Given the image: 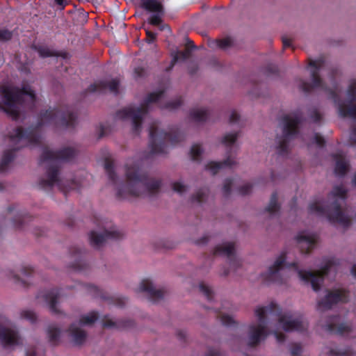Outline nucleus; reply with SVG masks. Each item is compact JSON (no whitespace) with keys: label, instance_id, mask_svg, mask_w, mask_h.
Masks as SVG:
<instances>
[{"label":"nucleus","instance_id":"nucleus-1","mask_svg":"<svg viewBox=\"0 0 356 356\" xmlns=\"http://www.w3.org/2000/svg\"><path fill=\"white\" fill-rule=\"evenodd\" d=\"M77 115L68 107L62 109L49 108L40 112L36 127H30L24 129L18 127L10 135V141L16 147L6 150L0 162V172H4L8 165L15 158V152L21 147L28 145H38L40 143V136L38 129L43 125L54 124L65 128L74 127L76 123Z\"/></svg>","mask_w":356,"mask_h":356},{"label":"nucleus","instance_id":"nucleus-2","mask_svg":"<svg viewBox=\"0 0 356 356\" xmlns=\"http://www.w3.org/2000/svg\"><path fill=\"white\" fill-rule=\"evenodd\" d=\"M255 314L258 318L259 324H252L249 326L248 346L255 347L264 340L268 335L267 330V317L273 318L278 321L282 329L286 332H304L307 330L308 323L302 316L293 318L289 314H282L280 307L271 302L268 306L259 307L255 309Z\"/></svg>","mask_w":356,"mask_h":356},{"label":"nucleus","instance_id":"nucleus-3","mask_svg":"<svg viewBox=\"0 0 356 356\" xmlns=\"http://www.w3.org/2000/svg\"><path fill=\"white\" fill-rule=\"evenodd\" d=\"M125 175L127 182L120 184L117 188L116 197L119 200L145 195H154L161 188V181L149 178L142 170L138 162L126 164Z\"/></svg>","mask_w":356,"mask_h":356},{"label":"nucleus","instance_id":"nucleus-4","mask_svg":"<svg viewBox=\"0 0 356 356\" xmlns=\"http://www.w3.org/2000/svg\"><path fill=\"white\" fill-rule=\"evenodd\" d=\"M286 252H282L276 259L274 264L269 268L268 272L262 275L263 279L266 282L282 284L285 282L286 280L282 275V270L284 267L293 268L298 272V276L302 281L305 282L306 284H311L313 290L318 291L321 289L324 277L335 265V262L333 259H329L320 270L313 272L311 270L298 269L296 262L286 264Z\"/></svg>","mask_w":356,"mask_h":356},{"label":"nucleus","instance_id":"nucleus-5","mask_svg":"<svg viewBox=\"0 0 356 356\" xmlns=\"http://www.w3.org/2000/svg\"><path fill=\"white\" fill-rule=\"evenodd\" d=\"M76 156V151L72 147H65L54 151L46 147L43 149L40 159V164L48 162L46 170V178H40L38 187L42 190H49L56 185L65 194L72 188H64L62 180L58 177L60 166L59 161H69Z\"/></svg>","mask_w":356,"mask_h":356},{"label":"nucleus","instance_id":"nucleus-6","mask_svg":"<svg viewBox=\"0 0 356 356\" xmlns=\"http://www.w3.org/2000/svg\"><path fill=\"white\" fill-rule=\"evenodd\" d=\"M0 95L4 106L0 102V110L6 113L17 120L20 117L21 108L33 110L36 96L29 86H24L22 88L16 86L2 85L0 86Z\"/></svg>","mask_w":356,"mask_h":356},{"label":"nucleus","instance_id":"nucleus-7","mask_svg":"<svg viewBox=\"0 0 356 356\" xmlns=\"http://www.w3.org/2000/svg\"><path fill=\"white\" fill-rule=\"evenodd\" d=\"M309 66L311 70L312 83L302 80L300 88L305 92H310L314 89H321L328 93L329 98L337 105L339 115L343 117H350L356 120V104H350L347 106L341 101L337 91L334 89L328 88L320 76V71L324 67L325 60L319 58L315 60H310Z\"/></svg>","mask_w":356,"mask_h":356},{"label":"nucleus","instance_id":"nucleus-8","mask_svg":"<svg viewBox=\"0 0 356 356\" xmlns=\"http://www.w3.org/2000/svg\"><path fill=\"white\" fill-rule=\"evenodd\" d=\"M330 195L334 200L332 203L323 205L319 202H313L309 206L310 213H316L318 216H325L331 222H337L344 227L350 225V220L341 209V203L338 198L345 201L347 197V191L342 186H337L333 188Z\"/></svg>","mask_w":356,"mask_h":356},{"label":"nucleus","instance_id":"nucleus-9","mask_svg":"<svg viewBox=\"0 0 356 356\" xmlns=\"http://www.w3.org/2000/svg\"><path fill=\"white\" fill-rule=\"evenodd\" d=\"M163 94V90L151 92L147 96L140 106L136 108L132 106H128L119 110L115 113V118L121 120L131 119L133 132L136 135H139L141 131L143 118L148 113L150 104L158 102Z\"/></svg>","mask_w":356,"mask_h":356},{"label":"nucleus","instance_id":"nucleus-10","mask_svg":"<svg viewBox=\"0 0 356 356\" xmlns=\"http://www.w3.org/2000/svg\"><path fill=\"white\" fill-rule=\"evenodd\" d=\"M149 148L152 154L166 153L168 143L175 145L184 139L183 134L178 131L172 133L159 131L158 124L155 122L149 127Z\"/></svg>","mask_w":356,"mask_h":356},{"label":"nucleus","instance_id":"nucleus-11","mask_svg":"<svg viewBox=\"0 0 356 356\" xmlns=\"http://www.w3.org/2000/svg\"><path fill=\"white\" fill-rule=\"evenodd\" d=\"M302 120V114L300 111L286 114L281 118L282 136L277 147L281 155L288 153L289 141L299 133V126Z\"/></svg>","mask_w":356,"mask_h":356},{"label":"nucleus","instance_id":"nucleus-12","mask_svg":"<svg viewBox=\"0 0 356 356\" xmlns=\"http://www.w3.org/2000/svg\"><path fill=\"white\" fill-rule=\"evenodd\" d=\"M96 223L102 229L101 232L91 231L89 234L90 245L96 249L100 248L108 240H118L123 236L121 231L116 229L113 225H110L106 220L96 219Z\"/></svg>","mask_w":356,"mask_h":356},{"label":"nucleus","instance_id":"nucleus-13","mask_svg":"<svg viewBox=\"0 0 356 356\" xmlns=\"http://www.w3.org/2000/svg\"><path fill=\"white\" fill-rule=\"evenodd\" d=\"M347 301L348 297L345 291L336 289L329 291L325 297L318 302L317 308L318 309H329L338 302H346Z\"/></svg>","mask_w":356,"mask_h":356},{"label":"nucleus","instance_id":"nucleus-14","mask_svg":"<svg viewBox=\"0 0 356 356\" xmlns=\"http://www.w3.org/2000/svg\"><path fill=\"white\" fill-rule=\"evenodd\" d=\"M0 341L3 347L17 346L22 343L18 331L12 327L3 326L0 323Z\"/></svg>","mask_w":356,"mask_h":356},{"label":"nucleus","instance_id":"nucleus-15","mask_svg":"<svg viewBox=\"0 0 356 356\" xmlns=\"http://www.w3.org/2000/svg\"><path fill=\"white\" fill-rule=\"evenodd\" d=\"M213 255H225L229 260L230 267L236 268L240 266L239 261L235 255V246L232 242L217 245L213 250Z\"/></svg>","mask_w":356,"mask_h":356},{"label":"nucleus","instance_id":"nucleus-16","mask_svg":"<svg viewBox=\"0 0 356 356\" xmlns=\"http://www.w3.org/2000/svg\"><path fill=\"white\" fill-rule=\"evenodd\" d=\"M119 86L120 82L117 79L109 81H102L90 84L87 89V92L103 93L106 90H109L111 92L117 95L119 92Z\"/></svg>","mask_w":356,"mask_h":356},{"label":"nucleus","instance_id":"nucleus-17","mask_svg":"<svg viewBox=\"0 0 356 356\" xmlns=\"http://www.w3.org/2000/svg\"><path fill=\"white\" fill-rule=\"evenodd\" d=\"M60 297L59 289H52L51 290L41 291L37 296V298H42L46 302L51 312L54 314H59L60 311L57 307L58 300Z\"/></svg>","mask_w":356,"mask_h":356},{"label":"nucleus","instance_id":"nucleus-18","mask_svg":"<svg viewBox=\"0 0 356 356\" xmlns=\"http://www.w3.org/2000/svg\"><path fill=\"white\" fill-rule=\"evenodd\" d=\"M296 243L302 254H308L314 248L317 238L315 234H299L296 238Z\"/></svg>","mask_w":356,"mask_h":356},{"label":"nucleus","instance_id":"nucleus-19","mask_svg":"<svg viewBox=\"0 0 356 356\" xmlns=\"http://www.w3.org/2000/svg\"><path fill=\"white\" fill-rule=\"evenodd\" d=\"M70 254L74 261L71 264L76 271H81L86 268V263L84 260L86 251L80 246H73L70 249Z\"/></svg>","mask_w":356,"mask_h":356},{"label":"nucleus","instance_id":"nucleus-20","mask_svg":"<svg viewBox=\"0 0 356 356\" xmlns=\"http://www.w3.org/2000/svg\"><path fill=\"white\" fill-rule=\"evenodd\" d=\"M139 291L147 293L149 299L153 302L159 301L164 296V291L162 289H156L149 279L142 280Z\"/></svg>","mask_w":356,"mask_h":356},{"label":"nucleus","instance_id":"nucleus-21","mask_svg":"<svg viewBox=\"0 0 356 356\" xmlns=\"http://www.w3.org/2000/svg\"><path fill=\"white\" fill-rule=\"evenodd\" d=\"M70 337L75 346L82 345L86 340L87 333L78 326L76 323H73L68 328Z\"/></svg>","mask_w":356,"mask_h":356},{"label":"nucleus","instance_id":"nucleus-22","mask_svg":"<svg viewBox=\"0 0 356 356\" xmlns=\"http://www.w3.org/2000/svg\"><path fill=\"white\" fill-rule=\"evenodd\" d=\"M196 48V46L194 44L193 41L187 38V42L186 44V49L184 51H177L174 55L172 60L171 61V67H172L179 60H185L191 57V50Z\"/></svg>","mask_w":356,"mask_h":356},{"label":"nucleus","instance_id":"nucleus-23","mask_svg":"<svg viewBox=\"0 0 356 356\" xmlns=\"http://www.w3.org/2000/svg\"><path fill=\"white\" fill-rule=\"evenodd\" d=\"M236 164V161L231 157L228 156L223 161L216 162L211 161L206 165V169L210 170L213 175H216L222 168H231Z\"/></svg>","mask_w":356,"mask_h":356},{"label":"nucleus","instance_id":"nucleus-24","mask_svg":"<svg viewBox=\"0 0 356 356\" xmlns=\"http://www.w3.org/2000/svg\"><path fill=\"white\" fill-rule=\"evenodd\" d=\"M336 161L334 173L337 176H344L348 170V164L345 159V156L341 153H337L332 155Z\"/></svg>","mask_w":356,"mask_h":356},{"label":"nucleus","instance_id":"nucleus-25","mask_svg":"<svg viewBox=\"0 0 356 356\" xmlns=\"http://www.w3.org/2000/svg\"><path fill=\"white\" fill-rule=\"evenodd\" d=\"M325 330L330 333L337 334L341 336H348L352 331V327L346 323L334 324L328 323L325 325Z\"/></svg>","mask_w":356,"mask_h":356},{"label":"nucleus","instance_id":"nucleus-26","mask_svg":"<svg viewBox=\"0 0 356 356\" xmlns=\"http://www.w3.org/2000/svg\"><path fill=\"white\" fill-rule=\"evenodd\" d=\"M141 6L143 9L152 13L163 12L164 7L163 0H140Z\"/></svg>","mask_w":356,"mask_h":356},{"label":"nucleus","instance_id":"nucleus-27","mask_svg":"<svg viewBox=\"0 0 356 356\" xmlns=\"http://www.w3.org/2000/svg\"><path fill=\"white\" fill-rule=\"evenodd\" d=\"M118 325L123 327H129L134 325V322L131 320H122L116 322L106 317L102 320V326L104 328H115L119 327Z\"/></svg>","mask_w":356,"mask_h":356},{"label":"nucleus","instance_id":"nucleus-28","mask_svg":"<svg viewBox=\"0 0 356 356\" xmlns=\"http://www.w3.org/2000/svg\"><path fill=\"white\" fill-rule=\"evenodd\" d=\"M190 118L195 122H205L210 115V112L204 108H193L189 113Z\"/></svg>","mask_w":356,"mask_h":356},{"label":"nucleus","instance_id":"nucleus-29","mask_svg":"<svg viewBox=\"0 0 356 356\" xmlns=\"http://www.w3.org/2000/svg\"><path fill=\"white\" fill-rule=\"evenodd\" d=\"M104 169L106 172L108 177V179L111 180L113 185H116L118 182V176L114 171V165L113 162L109 159H106L104 161Z\"/></svg>","mask_w":356,"mask_h":356},{"label":"nucleus","instance_id":"nucleus-30","mask_svg":"<svg viewBox=\"0 0 356 356\" xmlns=\"http://www.w3.org/2000/svg\"><path fill=\"white\" fill-rule=\"evenodd\" d=\"M31 218L26 212H18L13 219V225L16 229H22L26 219H30Z\"/></svg>","mask_w":356,"mask_h":356},{"label":"nucleus","instance_id":"nucleus-31","mask_svg":"<svg viewBox=\"0 0 356 356\" xmlns=\"http://www.w3.org/2000/svg\"><path fill=\"white\" fill-rule=\"evenodd\" d=\"M98 318V313L91 312L86 315H83L80 319L79 324L81 325H90L93 324Z\"/></svg>","mask_w":356,"mask_h":356},{"label":"nucleus","instance_id":"nucleus-32","mask_svg":"<svg viewBox=\"0 0 356 356\" xmlns=\"http://www.w3.org/2000/svg\"><path fill=\"white\" fill-rule=\"evenodd\" d=\"M280 205L277 202V192H273L271 195L270 202L268 207L266 208V211L273 214L276 213L280 210Z\"/></svg>","mask_w":356,"mask_h":356},{"label":"nucleus","instance_id":"nucleus-33","mask_svg":"<svg viewBox=\"0 0 356 356\" xmlns=\"http://www.w3.org/2000/svg\"><path fill=\"white\" fill-rule=\"evenodd\" d=\"M209 189L207 188H202L200 189L195 194L191 197V201L193 202L202 203L204 202L208 195Z\"/></svg>","mask_w":356,"mask_h":356},{"label":"nucleus","instance_id":"nucleus-34","mask_svg":"<svg viewBox=\"0 0 356 356\" xmlns=\"http://www.w3.org/2000/svg\"><path fill=\"white\" fill-rule=\"evenodd\" d=\"M232 44V40L230 38H225L220 40H216L215 41H211L209 42V46L213 47V46H217L221 49H226L229 47H231Z\"/></svg>","mask_w":356,"mask_h":356},{"label":"nucleus","instance_id":"nucleus-35","mask_svg":"<svg viewBox=\"0 0 356 356\" xmlns=\"http://www.w3.org/2000/svg\"><path fill=\"white\" fill-rule=\"evenodd\" d=\"M47 334L49 341L54 345H56L59 340L60 330L57 327L50 326L48 328Z\"/></svg>","mask_w":356,"mask_h":356},{"label":"nucleus","instance_id":"nucleus-36","mask_svg":"<svg viewBox=\"0 0 356 356\" xmlns=\"http://www.w3.org/2000/svg\"><path fill=\"white\" fill-rule=\"evenodd\" d=\"M347 95L350 104H353L356 102V79L350 81L347 90Z\"/></svg>","mask_w":356,"mask_h":356},{"label":"nucleus","instance_id":"nucleus-37","mask_svg":"<svg viewBox=\"0 0 356 356\" xmlns=\"http://www.w3.org/2000/svg\"><path fill=\"white\" fill-rule=\"evenodd\" d=\"M39 55L42 58H47V57H51V56H60V54L52 51L48 47H39L36 48Z\"/></svg>","mask_w":356,"mask_h":356},{"label":"nucleus","instance_id":"nucleus-38","mask_svg":"<svg viewBox=\"0 0 356 356\" xmlns=\"http://www.w3.org/2000/svg\"><path fill=\"white\" fill-rule=\"evenodd\" d=\"M237 138L238 133H228L223 136L222 139V143L227 147H230L233 144L235 143Z\"/></svg>","mask_w":356,"mask_h":356},{"label":"nucleus","instance_id":"nucleus-39","mask_svg":"<svg viewBox=\"0 0 356 356\" xmlns=\"http://www.w3.org/2000/svg\"><path fill=\"white\" fill-rule=\"evenodd\" d=\"M203 152V150L201 146L198 144L193 145L191 147L190 154L191 159L193 161H199L201 159V155Z\"/></svg>","mask_w":356,"mask_h":356},{"label":"nucleus","instance_id":"nucleus-40","mask_svg":"<svg viewBox=\"0 0 356 356\" xmlns=\"http://www.w3.org/2000/svg\"><path fill=\"white\" fill-rule=\"evenodd\" d=\"M165 15V10L163 9V12L160 13H154L149 19V22L150 24L153 26H159L162 23V17Z\"/></svg>","mask_w":356,"mask_h":356},{"label":"nucleus","instance_id":"nucleus-41","mask_svg":"<svg viewBox=\"0 0 356 356\" xmlns=\"http://www.w3.org/2000/svg\"><path fill=\"white\" fill-rule=\"evenodd\" d=\"M85 288L86 291L92 296L105 298L104 296H103L102 295V291L97 286L90 284H87L85 285Z\"/></svg>","mask_w":356,"mask_h":356},{"label":"nucleus","instance_id":"nucleus-42","mask_svg":"<svg viewBox=\"0 0 356 356\" xmlns=\"http://www.w3.org/2000/svg\"><path fill=\"white\" fill-rule=\"evenodd\" d=\"M329 356H353V352L350 348L344 350L331 349L329 351Z\"/></svg>","mask_w":356,"mask_h":356},{"label":"nucleus","instance_id":"nucleus-43","mask_svg":"<svg viewBox=\"0 0 356 356\" xmlns=\"http://www.w3.org/2000/svg\"><path fill=\"white\" fill-rule=\"evenodd\" d=\"M21 317L22 318L29 321L31 323H33L37 320L36 314L31 310H24L21 312Z\"/></svg>","mask_w":356,"mask_h":356},{"label":"nucleus","instance_id":"nucleus-44","mask_svg":"<svg viewBox=\"0 0 356 356\" xmlns=\"http://www.w3.org/2000/svg\"><path fill=\"white\" fill-rule=\"evenodd\" d=\"M220 321L222 324L227 327H232L236 324V322L229 315L222 314L220 315Z\"/></svg>","mask_w":356,"mask_h":356},{"label":"nucleus","instance_id":"nucleus-45","mask_svg":"<svg viewBox=\"0 0 356 356\" xmlns=\"http://www.w3.org/2000/svg\"><path fill=\"white\" fill-rule=\"evenodd\" d=\"M200 291L206 296L208 300L213 299V291L212 290L204 283H200L199 285Z\"/></svg>","mask_w":356,"mask_h":356},{"label":"nucleus","instance_id":"nucleus-46","mask_svg":"<svg viewBox=\"0 0 356 356\" xmlns=\"http://www.w3.org/2000/svg\"><path fill=\"white\" fill-rule=\"evenodd\" d=\"M278 67L276 65L270 63L264 68V72L267 76L276 75L278 74Z\"/></svg>","mask_w":356,"mask_h":356},{"label":"nucleus","instance_id":"nucleus-47","mask_svg":"<svg viewBox=\"0 0 356 356\" xmlns=\"http://www.w3.org/2000/svg\"><path fill=\"white\" fill-rule=\"evenodd\" d=\"M232 184H233V181H232V179H226L225 180L223 188H222L223 195L225 197H228L230 195Z\"/></svg>","mask_w":356,"mask_h":356},{"label":"nucleus","instance_id":"nucleus-48","mask_svg":"<svg viewBox=\"0 0 356 356\" xmlns=\"http://www.w3.org/2000/svg\"><path fill=\"white\" fill-rule=\"evenodd\" d=\"M183 103V99L181 97L175 99V100L168 102L165 105L166 108L176 109L179 108Z\"/></svg>","mask_w":356,"mask_h":356},{"label":"nucleus","instance_id":"nucleus-49","mask_svg":"<svg viewBox=\"0 0 356 356\" xmlns=\"http://www.w3.org/2000/svg\"><path fill=\"white\" fill-rule=\"evenodd\" d=\"M13 37V32L6 29H0V41L10 40Z\"/></svg>","mask_w":356,"mask_h":356},{"label":"nucleus","instance_id":"nucleus-50","mask_svg":"<svg viewBox=\"0 0 356 356\" xmlns=\"http://www.w3.org/2000/svg\"><path fill=\"white\" fill-rule=\"evenodd\" d=\"M187 186L180 181H175L172 184V189L174 191L183 194L186 191Z\"/></svg>","mask_w":356,"mask_h":356},{"label":"nucleus","instance_id":"nucleus-51","mask_svg":"<svg viewBox=\"0 0 356 356\" xmlns=\"http://www.w3.org/2000/svg\"><path fill=\"white\" fill-rule=\"evenodd\" d=\"M252 188V184L250 183H245L238 188V193L242 195H248Z\"/></svg>","mask_w":356,"mask_h":356},{"label":"nucleus","instance_id":"nucleus-52","mask_svg":"<svg viewBox=\"0 0 356 356\" xmlns=\"http://www.w3.org/2000/svg\"><path fill=\"white\" fill-rule=\"evenodd\" d=\"M302 353V346L300 343H294L291 348V354L292 356H300Z\"/></svg>","mask_w":356,"mask_h":356},{"label":"nucleus","instance_id":"nucleus-53","mask_svg":"<svg viewBox=\"0 0 356 356\" xmlns=\"http://www.w3.org/2000/svg\"><path fill=\"white\" fill-rule=\"evenodd\" d=\"M314 143L319 147H322L325 144V140L323 136H321L319 134L316 133L314 137Z\"/></svg>","mask_w":356,"mask_h":356},{"label":"nucleus","instance_id":"nucleus-54","mask_svg":"<svg viewBox=\"0 0 356 356\" xmlns=\"http://www.w3.org/2000/svg\"><path fill=\"white\" fill-rule=\"evenodd\" d=\"M205 356H225V354L216 348H210Z\"/></svg>","mask_w":356,"mask_h":356},{"label":"nucleus","instance_id":"nucleus-55","mask_svg":"<svg viewBox=\"0 0 356 356\" xmlns=\"http://www.w3.org/2000/svg\"><path fill=\"white\" fill-rule=\"evenodd\" d=\"M22 274L26 277L31 276L33 273V269L27 266H23L22 267Z\"/></svg>","mask_w":356,"mask_h":356},{"label":"nucleus","instance_id":"nucleus-56","mask_svg":"<svg viewBox=\"0 0 356 356\" xmlns=\"http://www.w3.org/2000/svg\"><path fill=\"white\" fill-rule=\"evenodd\" d=\"M134 74L136 77H143L146 74V70L142 67H136L134 70Z\"/></svg>","mask_w":356,"mask_h":356},{"label":"nucleus","instance_id":"nucleus-57","mask_svg":"<svg viewBox=\"0 0 356 356\" xmlns=\"http://www.w3.org/2000/svg\"><path fill=\"white\" fill-rule=\"evenodd\" d=\"M311 118L314 122H319L321 120V115L317 110H314L311 113Z\"/></svg>","mask_w":356,"mask_h":356},{"label":"nucleus","instance_id":"nucleus-58","mask_svg":"<svg viewBox=\"0 0 356 356\" xmlns=\"http://www.w3.org/2000/svg\"><path fill=\"white\" fill-rule=\"evenodd\" d=\"M240 115L235 111H232L229 117V122L234 124L239 121Z\"/></svg>","mask_w":356,"mask_h":356},{"label":"nucleus","instance_id":"nucleus-59","mask_svg":"<svg viewBox=\"0 0 356 356\" xmlns=\"http://www.w3.org/2000/svg\"><path fill=\"white\" fill-rule=\"evenodd\" d=\"M350 142L352 145H356V126L351 129Z\"/></svg>","mask_w":356,"mask_h":356},{"label":"nucleus","instance_id":"nucleus-60","mask_svg":"<svg viewBox=\"0 0 356 356\" xmlns=\"http://www.w3.org/2000/svg\"><path fill=\"white\" fill-rule=\"evenodd\" d=\"M126 299L124 298H115L113 303L115 305L119 307H122L126 304Z\"/></svg>","mask_w":356,"mask_h":356},{"label":"nucleus","instance_id":"nucleus-61","mask_svg":"<svg viewBox=\"0 0 356 356\" xmlns=\"http://www.w3.org/2000/svg\"><path fill=\"white\" fill-rule=\"evenodd\" d=\"M146 35H147V42L148 43L153 42L156 40V34L150 31H146Z\"/></svg>","mask_w":356,"mask_h":356},{"label":"nucleus","instance_id":"nucleus-62","mask_svg":"<svg viewBox=\"0 0 356 356\" xmlns=\"http://www.w3.org/2000/svg\"><path fill=\"white\" fill-rule=\"evenodd\" d=\"M273 333L277 342L282 343L285 341L286 336L284 333L278 332L277 331H275Z\"/></svg>","mask_w":356,"mask_h":356},{"label":"nucleus","instance_id":"nucleus-63","mask_svg":"<svg viewBox=\"0 0 356 356\" xmlns=\"http://www.w3.org/2000/svg\"><path fill=\"white\" fill-rule=\"evenodd\" d=\"M12 277L16 283H20L22 286H26L27 284L26 281L22 280L18 275L12 273Z\"/></svg>","mask_w":356,"mask_h":356},{"label":"nucleus","instance_id":"nucleus-64","mask_svg":"<svg viewBox=\"0 0 356 356\" xmlns=\"http://www.w3.org/2000/svg\"><path fill=\"white\" fill-rule=\"evenodd\" d=\"M55 3L58 6L60 10H63L67 6V2L66 0H54Z\"/></svg>","mask_w":356,"mask_h":356}]
</instances>
